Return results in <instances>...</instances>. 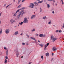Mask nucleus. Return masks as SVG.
<instances>
[{
  "label": "nucleus",
  "instance_id": "e433bc0d",
  "mask_svg": "<svg viewBox=\"0 0 64 64\" xmlns=\"http://www.w3.org/2000/svg\"><path fill=\"white\" fill-rule=\"evenodd\" d=\"M58 31H59V30H56L55 32H56V33H57V32H58Z\"/></svg>",
  "mask_w": 64,
  "mask_h": 64
},
{
  "label": "nucleus",
  "instance_id": "72a5a7b5",
  "mask_svg": "<svg viewBox=\"0 0 64 64\" xmlns=\"http://www.w3.org/2000/svg\"><path fill=\"white\" fill-rule=\"evenodd\" d=\"M41 58L42 59H43V56H41Z\"/></svg>",
  "mask_w": 64,
  "mask_h": 64
},
{
  "label": "nucleus",
  "instance_id": "603ef678",
  "mask_svg": "<svg viewBox=\"0 0 64 64\" xmlns=\"http://www.w3.org/2000/svg\"><path fill=\"white\" fill-rule=\"evenodd\" d=\"M48 1H52V0H48Z\"/></svg>",
  "mask_w": 64,
  "mask_h": 64
},
{
  "label": "nucleus",
  "instance_id": "0eeeda50",
  "mask_svg": "<svg viewBox=\"0 0 64 64\" xmlns=\"http://www.w3.org/2000/svg\"><path fill=\"white\" fill-rule=\"evenodd\" d=\"M10 21L11 22V24H12L13 23V22H15V20H13V19H12L10 20Z\"/></svg>",
  "mask_w": 64,
  "mask_h": 64
},
{
  "label": "nucleus",
  "instance_id": "7ed1b4c3",
  "mask_svg": "<svg viewBox=\"0 0 64 64\" xmlns=\"http://www.w3.org/2000/svg\"><path fill=\"white\" fill-rule=\"evenodd\" d=\"M30 5L29 6V7L30 8H34V6L35 5L33 3H31L30 4Z\"/></svg>",
  "mask_w": 64,
  "mask_h": 64
},
{
  "label": "nucleus",
  "instance_id": "393cba45",
  "mask_svg": "<svg viewBox=\"0 0 64 64\" xmlns=\"http://www.w3.org/2000/svg\"><path fill=\"white\" fill-rule=\"evenodd\" d=\"M42 19L44 20H45V19H46V16H43L42 18Z\"/></svg>",
  "mask_w": 64,
  "mask_h": 64
},
{
  "label": "nucleus",
  "instance_id": "a211bd4d",
  "mask_svg": "<svg viewBox=\"0 0 64 64\" xmlns=\"http://www.w3.org/2000/svg\"><path fill=\"white\" fill-rule=\"evenodd\" d=\"M46 48H47V45L46 44H45L44 45V50H46Z\"/></svg>",
  "mask_w": 64,
  "mask_h": 64
},
{
  "label": "nucleus",
  "instance_id": "1a4fd4ad",
  "mask_svg": "<svg viewBox=\"0 0 64 64\" xmlns=\"http://www.w3.org/2000/svg\"><path fill=\"white\" fill-rule=\"evenodd\" d=\"M30 38L31 39H32V40H35V42H36V41H37L36 40V39L35 38H33L32 37H31Z\"/></svg>",
  "mask_w": 64,
  "mask_h": 64
},
{
  "label": "nucleus",
  "instance_id": "ea45409f",
  "mask_svg": "<svg viewBox=\"0 0 64 64\" xmlns=\"http://www.w3.org/2000/svg\"><path fill=\"white\" fill-rule=\"evenodd\" d=\"M35 43H36V45H38V44H38V43H37V42H35Z\"/></svg>",
  "mask_w": 64,
  "mask_h": 64
},
{
  "label": "nucleus",
  "instance_id": "f704fd0d",
  "mask_svg": "<svg viewBox=\"0 0 64 64\" xmlns=\"http://www.w3.org/2000/svg\"><path fill=\"white\" fill-rule=\"evenodd\" d=\"M22 45H25V43L24 42H22Z\"/></svg>",
  "mask_w": 64,
  "mask_h": 64
},
{
  "label": "nucleus",
  "instance_id": "680f3d73",
  "mask_svg": "<svg viewBox=\"0 0 64 64\" xmlns=\"http://www.w3.org/2000/svg\"><path fill=\"white\" fill-rule=\"evenodd\" d=\"M40 0H37V1H40Z\"/></svg>",
  "mask_w": 64,
  "mask_h": 64
},
{
  "label": "nucleus",
  "instance_id": "b1692460",
  "mask_svg": "<svg viewBox=\"0 0 64 64\" xmlns=\"http://www.w3.org/2000/svg\"><path fill=\"white\" fill-rule=\"evenodd\" d=\"M20 9H19L16 12V13H17V12H19V11H20Z\"/></svg>",
  "mask_w": 64,
  "mask_h": 64
},
{
  "label": "nucleus",
  "instance_id": "473e14b6",
  "mask_svg": "<svg viewBox=\"0 0 64 64\" xmlns=\"http://www.w3.org/2000/svg\"><path fill=\"white\" fill-rule=\"evenodd\" d=\"M6 59H8V56H6Z\"/></svg>",
  "mask_w": 64,
  "mask_h": 64
},
{
  "label": "nucleus",
  "instance_id": "69168bd1",
  "mask_svg": "<svg viewBox=\"0 0 64 64\" xmlns=\"http://www.w3.org/2000/svg\"><path fill=\"white\" fill-rule=\"evenodd\" d=\"M23 56H22L21 57V58H23Z\"/></svg>",
  "mask_w": 64,
  "mask_h": 64
},
{
  "label": "nucleus",
  "instance_id": "3c124183",
  "mask_svg": "<svg viewBox=\"0 0 64 64\" xmlns=\"http://www.w3.org/2000/svg\"><path fill=\"white\" fill-rule=\"evenodd\" d=\"M23 34V33H21L20 34V35H22V34Z\"/></svg>",
  "mask_w": 64,
  "mask_h": 64
},
{
  "label": "nucleus",
  "instance_id": "c756f323",
  "mask_svg": "<svg viewBox=\"0 0 64 64\" xmlns=\"http://www.w3.org/2000/svg\"><path fill=\"white\" fill-rule=\"evenodd\" d=\"M21 6V5L20 4V5H19L17 7V8H20V7Z\"/></svg>",
  "mask_w": 64,
  "mask_h": 64
},
{
  "label": "nucleus",
  "instance_id": "dca6fc26",
  "mask_svg": "<svg viewBox=\"0 0 64 64\" xmlns=\"http://www.w3.org/2000/svg\"><path fill=\"white\" fill-rule=\"evenodd\" d=\"M47 8H48V9H49V8H50V5H49V4H47Z\"/></svg>",
  "mask_w": 64,
  "mask_h": 64
},
{
  "label": "nucleus",
  "instance_id": "864d4df0",
  "mask_svg": "<svg viewBox=\"0 0 64 64\" xmlns=\"http://www.w3.org/2000/svg\"><path fill=\"white\" fill-rule=\"evenodd\" d=\"M53 2H54H54H55V0H53Z\"/></svg>",
  "mask_w": 64,
  "mask_h": 64
},
{
  "label": "nucleus",
  "instance_id": "774afa93",
  "mask_svg": "<svg viewBox=\"0 0 64 64\" xmlns=\"http://www.w3.org/2000/svg\"><path fill=\"white\" fill-rule=\"evenodd\" d=\"M10 5H11V4H9V5H9V6H10Z\"/></svg>",
  "mask_w": 64,
  "mask_h": 64
},
{
  "label": "nucleus",
  "instance_id": "37998d69",
  "mask_svg": "<svg viewBox=\"0 0 64 64\" xmlns=\"http://www.w3.org/2000/svg\"><path fill=\"white\" fill-rule=\"evenodd\" d=\"M8 6H9V5L7 6H6V8H8Z\"/></svg>",
  "mask_w": 64,
  "mask_h": 64
},
{
  "label": "nucleus",
  "instance_id": "6ab92c4d",
  "mask_svg": "<svg viewBox=\"0 0 64 64\" xmlns=\"http://www.w3.org/2000/svg\"><path fill=\"white\" fill-rule=\"evenodd\" d=\"M4 63H5V64H6V63H7V60H5Z\"/></svg>",
  "mask_w": 64,
  "mask_h": 64
},
{
  "label": "nucleus",
  "instance_id": "c85d7f7f",
  "mask_svg": "<svg viewBox=\"0 0 64 64\" xmlns=\"http://www.w3.org/2000/svg\"><path fill=\"white\" fill-rule=\"evenodd\" d=\"M40 12H42V9H41V8H40Z\"/></svg>",
  "mask_w": 64,
  "mask_h": 64
},
{
  "label": "nucleus",
  "instance_id": "423d86ee",
  "mask_svg": "<svg viewBox=\"0 0 64 64\" xmlns=\"http://www.w3.org/2000/svg\"><path fill=\"white\" fill-rule=\"evenodd\" d=\"M16 57H18V55H19V52H18V50L16 51Z\"/></svg>",
  "mask_w": 64,
  "mask_h": 64
},
{
  "label": "nucleus",
  "instance_id": "de8ad7c7",
  "mask_svg": "<svg viewBox=\"0 0 64 64\" xmlns=\"http://www.w3.org/2000/svg\"><path fill=\"white\" fill-rule=\"evenodd\" d=\"M31 63H32V62H30L29 63V64H31Z\"/></svg>",
  "mask_w": 64,
  "mask_h": 64
},
{
  "label": "nucleus",
  "instance_id": "20e7f679",
  "mask_svg": "<svg viewBox=\"0 0 64 64\" xmlns=\"http://www.w3.org/2000/svg\"><path fill=\"white\" fill-rule=\"evenodd\" d=\"M5 32L6 34H8L9 33V32H10V30L8 29H7L6 30Z\"/></svg>",
  "mask_w": 64,
  "mask_h": 64
},
{
  "label": "nucleus",
  "instance_id": "f03ea898",
  "mask_svg": "<svg viewBox=\"0 0 64 64\" xmlns=\"http://www.w3.org/2000/svg\"><path fill=\"white\" fill-rule=\"evenodd\" d=\"M23 22V23H28V20L26 18H24Z\"/></svg>",
  "mask_w": 64,
  "mask_h": 64
},
{
  "label": "nucleus",
  "instance_id": "9d476101",
  "mask_svg": "<svg viewBox=\"0 0 64 64\" xmlns=\"http://www.w3.org/2000/svg\"><path fill=\"white\" fill-rule=\"evenodd\" d=\"M56 50H57V48H56L53 47L52 48V50L54 51H56Z\"/></svg>",
  "mask_w": 64,
  "mask_h": 64
},
{
  "label": "nucleus",
  "instance_id": "c03bdc74",
  "mask_svg": "<svg viewBox=\"0 0 64 64\" xmlns=\"http://www.w3.org/2000/svg\"><path fill=\"white\" fill-rule=\"evenodd\" d=\"M24 1H25V0H23L22 1V2H24Z\"/></svg>",
  "mask_w": 64,
  "mask_h": 64
},
{
  "label": "nucleus",
  "instance_id": "09e8293b",
  "mask_svg": "<svg viewBox=\"0 0 64 64\" xmlns=\"http://www.w3.org/2000/svg\"><path fill=\"white\" fill-rule=\"evenodd\" d=\"M43 37H45V35L44 34V35H43Z\"/></svg>",
  "mask_w": 64,
  "mask_h": 64
},
{
  "label": "nucleus",
  "instance_id": "5fc2aeb1",
  "mask_svg": "<svg viewBox=\"0 0 64 64\" xmlns=\"http://www.w3.org/2000/svg\"><path fill=\"white\" fill-rule=\"evenodd\" d=\"M8 62L9 61V59H8Z\"/></svg>",
  "mask_w": 64,
  "mask_h": 64
},
{
  "label": "nucleus",
  "instance_id": "f8f14e48",
  "mask_svg": "<svg viewBox=\"0 0 64 64\" xmlns=\"http://www.w3.org/2000/svg\"><path fill=\"white\" fill-rule=\"evenodd\" d=\"M51 23H52V21L51 20H49V22H48V24H50Z\"/></svg>",
  "mask_w": 64,
  "mask_h": 64
},
{
  "label": "nucleus",
  "instance_id": "412c9836",
  "mask_svg": "<svg viewBox=\"0 0 64 64\" xmlns=\"http://www.w3.org/2000/svg\"><path fill=\"white\" fill-rule=\"evenodd\" d=\"M43 2V0H42L38 2V3H42V2Z\"/></svg>",
  "mask_w": 64,
  "mask_h": 64
},
{
  "label": "nucleus",
  "instance_id": "ddd939ff",
  "mask_svg": "<svg viewBox=\"0 0 64 64\" xmlns=\"http://www.w3.org/2000/svg\"><path fill=\"white\" fill-rule=\"evenodd\" d=\"M38 45L39 46H41V47H43V44H38Z\"/></svg>",
  "mask_w": 64,
  "mask_h": 64
},
{
  "label": "nucleus",
  "instance_id": "c9c22d12",
  "mask_svg": "<svg viewBox=\"0 0 64 64\" xmlns=\"http://www.w3.org/2000/svg\"><path fill=\"white\" fill-rule=\"evenodd\" d=\"M62 28H64V23H63V26H62Z\"/></svg>",
  "mask_w": 64,
  "mask_h": 64
},
{
  "label": "nucleus",
  "instance_id": "5701e85b",
  "mask_svg": "<svg viewBox=\"0 0 64 64\" xmlns=\"http://www.w3.org/2000/svg\"><path fill=\"white\" fill-rule=\"evenodd\" d=\"M39 36L40 37H43V34H40V35Z\"/></svg>",
  "mask_w": 64,
  "mask_h": 64
},
{
  "label": "nucleus",
  "instance_id": "a878e982",
  "mask_svg": "<svg viewBox=\"0 0 64 64\" xmlns=\"http://www.w3.org/2000/svg\"><path fill=\"white\" fill-rule=\"evenodd\" d=\"M34 3L35 5H38V3H37V2H34Z\"/></svg>",
  "mask_w": 64,
  "mask_h": 64
},
{
  "label": "nucleus",
  "instance_id": "e2e57ef3",
  "mask_svg": "<svg viewBox=\"0 0 64 64\" xmlns=\"http://www.w3.org/2000/svg\"><path fill=\"white\" fill-rule=\"evenodd\" d=\"M15 1V0H14V2Z\"/></svg>",
  "mask_w": 64,
  "mask_h": 64
},
{
  "label": "nucleus",
  "instance_id": "6e6d98bb",
  "mask_svg": "<svg viewBox=\"0 0 64 64\" xmlns=\"http://www.w3.org/2000/svg\"><path fill=\"white\" fill-rule=\"evenodd\" d=\"M38 42L39 43H40V40H38Z\"/></svg>",
  "mask_w": 64,
  "mask_h": 64
},
{
  "label": "nucleus",
  "instance_id": "a18cd8bd",
  "mask_svg": "<svg viewBox=\"0 0 64 64\" xmlns=\"http://www.w3.org/2000/svg\"><path fill=\"white\" fill-rule=\"evenodd\" d=\"M2 14V12H0V16H1V14Z\"/></svg>",
  "mask_w": 64,
  "mask_h": 64
},
{
  "label": "nucleus",
  "instance_id": "a19ab883",
  "mask_svg": "<svg viewBox=\"0 0 64 64\" xmlns=\"http://www.w3.org/2000/svg\"><path fill=\"white\" fill-rule=\"evenodd\" d=\"M36 36H38V34H36Z\"/></svg>",
  "mask_w": 64,
  "mask_h": 64
},
{
  "label": "nucleus",
  "instance_id": "bb28decb",
  "mask_svg": "<svg viewBox=\"0 0 64 64\" xmlns=\"http://www.w3.org/2000/svg\"><path fill=\"white\" fill-rule=\"evenodd\" d=\"M58 32L59 33H61L62 32V31H61V30H59Z\"/></svg>",
  "mask_w": 64,
  "mask_h": 64
},
{
  "label": "nucleus",
  "instance_id": "f3484780",
  "mask_svg": "<svg viewBox=\"0 0 64 64\" xmlns=\"http://www.w3.org/2000/svg\"><path fill=\"white\" fill-rule=\"evenodd\" d=\"M21 14H20L18 15V18H19V17H20V16H21Z\"/></svg>",
  "mask_w": 64,
  "mask_h": 64
},
{
  "label": "nucleus",
  "instance_id": "0e129e2a",
  "mask_svg": "<svg viewBox=\"0 0 64 64\" xmlns=\"http://www.w3.org/2000/svg\"><path fill=\"white\" fill-rule=\"evenodd\" d=\"M20 23H19V24H18V26H19V25H20Z\"/></svg>",
  "mask_w": 64,
  "mask_h": 64
},
{
  "label": "nucleus",
  "instance_id": "f257e3e1",
  "mask_svg": "<svg viewBox=\"0 0 64 64\" xmlns=\"http://www.w3.org/2000/svg\"><path fill=\"white\" fill-rule=\"evenodd\" d=\"M51 38L52 40H53L52 42H54L56 40H57V39L55 38L54 36H52L51 37Z\"/></svg>",
  "mask_w": 64,
  "mask_h": 64
},
{
  "label": "nucleus",
  "instance_id": "58836bf2",
  "mask_svg": "<svg viewBox=\"0 0 64 64\" xmlns=\"http://www.w3.org/2000/svg\"><path fill=\"white\" fill-rule=\"evenodd\" d=\"M23 24V22H22L20 23V25H22V24Z\"/></svg>",
  "mask_w": 64,
  "mask_h": 64
},
{
  "label": "nucleus",
  "instance_id": "9b49d317",
  "mask_svg": "<svg viewBox=\"0 0 64 64\" xmlns=\"http://www.w3.org/2000/svg\"><path fill=\"white\" fill-rule=\"evenodd\" d=\"M17 34H18V31L14 33V35H17Z\"/></svg>",
  "mask_w": 64,
  "mask_h": 64
},
{
  "label": "nucleus",
  "instance_id": "4c0bfd02",
  "mask_svg": "<svg viewBox=\"0 0 64 64\" xmlns=\"http://www.w3.org/2000/svg\"><path fill=\"white\" fill-rule=\"evenodd\" d=\"M49 45V43H48L47 44H46V45L47 46H48V45Z\"/></svg>",
  "mask_w": 64,
  "mask_h": 64
},
{
  "label": "nucleus",
  "instance_id": "79ce46f5",
  "mask_svg": "<svg viewBox=\"0 0 64 64\" xmlns=\"http://www.w3.org/2000/svg\"><path fill=\"white\" fill-rule=\"evenodd\" d=\"M26 36H27L28 37H29V35L28 34H26Z\"/></svg>",
  "mask_w": 64,
  "mask_h": 64
},
{
  "label": "nucleus",
  "instance_id": "aec40b11",
  "mask_svg": "<svg viewBox=\"0 0 64 64\" xmlns=\"http://www.w3.org/2000/svg\"><path fill=\"white\" fill-rule=\"evenodd\" d=\"M35 30H36L35 28H33L32 30H31L32 32H33L34 31H35Z\"/></svg>",
  "mask_w": 64,
  "mask_h": 64
},
{
  "label": "nucleus",
  "instance_id": "2eb2a0df",
  "mask_svg": "<svg viewBox=\"0 0 64 64\" xmlns=\"http://www.w3.org/2000/svg\"><path fill=\"white\" fill-rule=\"evenodd\" d=\"M49 55V54L48 52L46 53V56H48Z\"/></svg>",
  "mask_w": 64,
  "mask_h": 64
},
{
  "label": "nucleus",
  "instance_id": "338daca9",
  "mask_svg": "<svg viewBox=\"0 0 64 64\" xmlns=\"http://www.w3.org/2000/svg\"><path fill=\"white\" fill-rule=\"evenodd\" d=\"M1 21L0 22V24H1Z\"/></svg>",
  "mask_w": 64,
  "mask_h": 64
},
{
  "label": "nucleus",
  "instance_id": "2f4dec72",
  "mask_svg": "<svg viewBox=\"0 0 64 64\" xmlns=\"http://www.w3.org/2000/svg\"><path fill=\"white\" fill-rule=\"evenodd\" d=\"M17 15V14H16V13H15L14 15V16H15Z\"/></svg>",
  "mask_w": 64,
  "mask_h": 64
},
{
  "label": "nucleus",
  "instance_id": "6e6552de",
  "mask_svg": "<svg viewBox=\"0 0 64 64\" xmlns=\"http://www.w3.org/2000/svg\"><path fill=\"white\" fill-rule=\"evenodd\" d=\"M20 13V14H21H21L22 15H23V14H24L25 13V12L23 10H21Z\"/></svg>",
  "mask_w": 64,
  "mask_h": 64
},
{
  "label": "nucleus",
  "instance_id": "cd10ccee",
  "mask_svg": "<svg viewBox=\"0 0 64 64\" xmlns=\"http://www.w3.org/2000/svg\"><path fill=\"white\" fill-rule=\"evenodd\" d=\"M62 2V4H64V2H63V0H61Z\"/></svg>",
  "mask_w": 64,
  "mask_h": 64
},
{
  "label": "nucleus",
  "instance_id": "4d7b16f0",
  "mask_svg": "<svg viewBox=\"0 0 64 64\" xmlns=\"http://www.w3.org/2000/svg\"><path fill=\"white\" fill-rule=\"evenodd\" d=\"M54 55V54H53V53H52V56H53Z\"/></svg>",
  "mask_w": 64,
  "mask_h": 64
},
{
  "label": "nucleus",
  "instance_id": "4be33fe9",
  "mask_svg": "<svg viewBox=\"0 0 64 64\" xmlns=\"http://www.w3.org/2000/svg\"><path fill=\"white\" fill-rule=\"evenodd\" d=\"M8 50L6 51V56H8Z\"/></svg>",
  "mask_w": 64,
  "mask_h": 64
},
{
  "label": "nucleus",
  "instance_id": "13d9d810",
  "mask_svg": "<svg viewBox=\"0 0 64 64\" xmlns=\"http://www.w3.org/2000/svg\"><path fill=\"white\" fill-rule=\"evenodd\" d=\"M53 60V58H52V60H51V61H52Z\"/></svg>",
  "mask_w": 64,
  "mask_h": 64
},
{
  "label": "nucleus",
  "instance_id": "49530a36",
  "mask_svg": "<svg viewBox=\"0 0 64 64\" xmlns=\"http://www.w3.org/2000/svg\"><path fill=\"white\" fill-rule=\"evenodd\" d=\"M52 13H53V14H54V13H55V12H54V11H52Z\"/></svg>",
  "mask_w": 64,
  "mask_h": 64
},
{
  "label": "nucleus",
  "instance_id": "052dcab7",
  "mask_svg": "<svg viewBox=\"0 0 64 64\" xmlns=\"http://www.w3.org/2000/svg\"><path fill=\"white\" fill-rule=\"evenodd\" d=\"M4 6H6V4H4Z\"/></svg>",
  "mask_w": 64,
  "mask_h": 64
},
{
  "label": "nucleus",
  "instance_id": "4468645a",
  "mask_svg": "<svg viewBox=\"0 0 64 64\" xmlns=\"http://www.w3.org/2000/svg\"><path fill=\"white\" fill-rule=\"evenodd\" d=\"M2 28H0V34H2Z\"/></svg>",
  "mask_w": 64,
  "mask_h": 64
},
{
  "label": "nucleus",
  "instance_id": "8fccbe9b",
  "mask_svg": "<svg viewBox=\"0 0 64 64\" xmlns=\"http://www.w3.org/2000/svg\"><path fill=\"white\" fill-rule=\"evenodd\" d=\"M4 49H7V48L6 47H4Z\"/></svg>",
  "mask_w": 64,
  "mask_h": 64
},
{
  "label": "nucleus",
  "instance_id": "7c9ffc66",
  "mask_svg": "<svg viewBox=\"0 0 64 64\" xmlns=\"http://www.w3.org/2000/svg\"><path fill=\"white\" fill-rule=\"evenodd\" d=\"M20 1H21L20 0H18V4H19V3H20Z\"/></svg>",
  "mask_w": 64,
  "mask_h": 64
},
{
  "label": "nucleus",
  "instance_id": "39448f33",
  "mask_svg": "<svg viewBox=\"0 0 64 64\" xmlns=\"http://www.w3.org/2000/svg\"><path fill=\"white\" fill-rule=\"evenodd\" d=\"M36 17V15H33L31 16V19H33L34 18Z\"/></svg>",
  "mask_w": 64,
  "mask_h": 64
},
{
  "label": "nucleus",
  "instance_id": "bf43d9fd",
  "mask_svg": "<svg viewBox=\"0 0 64 64\" xmlns=\"http://www.w3.org/2000/svg\"><path fill=\"white\" fill-rule=\"evenodd\" d=\"M16 27H17V26H15L14 27V28H16Z\"/></svg>",
  "mask_w": 64,
  "mask_h": 64
}]
</instances>
